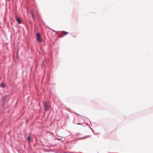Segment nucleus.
<instances>
[{
  "instance_id": "f257e3e1",
  "label": "nucleus",
  "mask_w": 153,
  "mask_h": 153,
  "mask_svg": "<svg viewBox=\"0 0 153 153\" xmlns=\"http://www.w3.org/2000/svg\"><path fill=\"white\" fill-rule=\"evenodd\" d=\"M44 106L45 107V111L48 110L51 108L50 105L47 102H45L44 103Z\"/></svg>"
},
{
  "instance_id": "f03ea898",
  "label": "nucleus",
  "mask_w": 153,
  "mask_h": 153,
  "mask_svg": "<svg viewBox=\"0 0 153 153\" xmlns=\"http://www.w3.org/2000/svg\"><path fill=\"white\" fill-rule=\"evenodd\" d=\"M37 36V39L36 40L37 41L39 42H42V39H41V38L40 37V34L39 33H37L36 34Z\"/></svg>"
},
{
  "instance_id": "7ed1b4c3",
  "label": "nucleus",
  "mask_w": 153,
  "mask_h": 153,
  "mask_svg": "<svg viewBox=\"0 0 153 153\" xmlns=\"http://www.w3.org/2000/svg\"><path fill=\"white\" fill-rule=\"evenodd\" d=\"M30 13L31 14V15H32V17H33V19L34 20V21L35 20V16L34 15V14H33V10H32L30 12Z\"/></svg>"
},
{
  "instance_id": "20e7f679",
  "label": "nucleus",
  "mask_w": 153,
  "mask_h": 153,
  "mask_svg": "<svg viewBox=\"0 0 153 153\" xmlns=\"http://www.w3.org/2000/svg\"><path fill=\"white\" fill-rule=\"evenodd\" d=\"M5 84L4 83H2L1 84H0V86L3 88H4L5 87Z\"/></svg>"
},
{
  "instance_id": "39448f33",
  "label": "nucleus",
  "mask_w": 153,
  "mask_h": 153,
  "mask_svg": "<svg viewBox=\"0 0 153 153\" xmlns=\"http://www.w3.org/2000/svg\"><path fill=\"white\" fill-rule=\"evenodd\" d=\"M16 20L18 22L19 24H20L21 23V20L19 18H17L16 19Z\"/></svg>"
},
{
  "instance_id": "423d86ee",
  "label": "nucleus",
  "mask_w": 153,
  "mask_h": 153,
  "mask_svg": "<svg viewBox=\"0 0 153 153\" xmlns=\"http://www.w3.org/2000/svg\"><path fill=\"white\" fill-rule=\"evenodd\" d=\"M62 33L64 35H66L68 34V32H66L65 31H63Z\"/></svg>"
},
{
  "instance_id": "0eeeda50",
  "label": "nucleus",
  "mask_w": 153,
  "mask_h": 153,
  "mask_svg": "<svg viewBox=\"0 0 153 153\" xmlns=\"http://www.w3.org/2000/svg\"><path fill=\"white\" fill-rule=\"evenodd\" d=\"M110 134L109 133H107L105 134V136L107 137H108V136H109Z\"/></svg>"
},
{
  "instance_id": "6e6552de",
  "label": "nucleus",
  "mask_w": 153,
  "mask_h": 153,
  "mask_svg": "<svg viewBox=\"0 0 153 153\" xmlns=\"http://www.w3.org/2000/svg\"><path fill=\"white\" fill-rule=\"evenodd\" d=\"M30 139L31 138L30 136H28L27 137V140H29V142H30Z\"/></svg>"
},
{
  "instance_id": "1a4fd4ad",
  "label": "nucleus",
  "mask_w": 153,
  "mask_h": 153,
  "mask_svg": "<svg viewBox=\"0 0 153 153\" xmlns=\"http://www.w3.org/2000/svg\"><path fill=\"white\" fill-rule=\"evenodd\" d=\"M78 124L81 125V123H79V124Z\"/></svg>"
},
{
  "instance_id": "9d476101",
  "label": "nucleus",
  "mask_w": 153,
  "mask_h": 153,
  "mask_svg": "<svg viewBox=\"0 0 153 153\" xmlns=\"http://www.w3.org/2000/svg\"><path fill=\"white\" fill-rule=\"evenodd\" d=\"M8 1H9L10 0H7Z\"/></svg>"
}]
</instances>
